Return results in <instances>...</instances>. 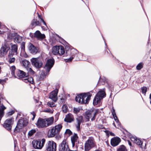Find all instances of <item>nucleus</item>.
<instances>
[{
  "label": "nucleus",
  "instance_id": "obj_21",
  "mask_svg": "<svg viewBox=\"0 0 151 151\" xmlns=\"http://www.w3.org/2000/svg\"><path fill=\"white\" fill-rule=\"evenodd\" d=\"M34 37L38 39H42L45 37L44 34H42L39 30L36 31L34 34Z\"/></svg>",
  "mask_w": 151,
  "mask_h": 151
},
{
  "label": "nucleus",
  "instance_id": "obj_25",
  "mask_svg": "<svg viewBox=\"0 0 151 151\" xmlns=\"http://www.w3.org/2000/svg\"><path fill=\"white\" fill-rule=\"evenodd\" d=\"M94 111L93 110H88L86 112V118L87 119L86 121H88L89 119L92 117V114H93Z\"/></svg>",
  "mask_w": 151,
  "mask_h": 151
},
{
  "label": "nucleus",
  "instance_id": "obj_12",
  "mask_svg": "<svg viewBox=\"0 0 151 151\" xmlns=\"http://www.w3.org/2000/svg\"><path fill=\"white\" fill-rule=\"evenodd\" d=\"M10 49V45L6 43L2 45L0 49V55L2 56L5 55Z\"/></svg>",
  "mask_w": 151,
  "mask_h": 151
},
{
  "label": "nucleus",
  "instance_id": "obj_32",
  "mask_svg": "<svg viewBox=\"0 0 151 151\" xmlns=\"http://www.w3.org/2000/svg\"><path fill=\"white\" fill-rule=\"evenodd\" d=\"M72 132L70 129H67L65 132V134L67 135V136L69 137L72 134Z\"/></svg>",
  "mask_w": 151,
  "mask_h": 151
},
{
  "label": "nucleus",
  "instance_id": "obj_9",
  "mask_svg": "<svg viewBox=\"0 0 151 151\" xmlns=\"http://www.w3.org/2000/svg\"><path fill=\"white\" fill-rule=\"evenodd\" d=\"M14 123V118L12 117L7 119L3 124V127L7 130L11 131L12 125Z\"/></svg>",
  "mask_w": 151,
  "mask_h": 151
},
{
  "label": "nucleus",
  "instance_id": "obj_55",
  "mask_svg": "<svg viewBox=\"0 0 151 151\" xmlns=\"http://www.w3.org/2000/svg\"><path fill=\"white\" fill-rule=\"evenodd\" d=\"M45 27L44 26H42V28L44 30H47V29H48L47 27V24H46V26H45Z\"/></svg>",
  "mask_w": 151,
  "mask_h": 151
},
{
  "label": "nucleus",
  "instance_id": "obj_45",
  "mask_svg": "<svg viewBox=\"0 0 151 151\" xmlns=\"http://www.w3.org/2000/svg\"><path fill=\"white\" fill-rule=\"evenodd\" d=\"M28 68V72L31 74H33L34 73V71L32 69L29 67Z\"/></svg>",
  "mask_w": 151,
  "mask_h": 151
},
{
  "label": "nucleus",
  "instance_id": "obj_16",
  "mask_svg": "<svg viewBox=\"0 0 151 151\" xmlns=\"http://www.w3.org/2000/svg\"><path fill=\"white\" fill-rule=\"evenodd\" d=\"M28 49L29 51L32 54H35L38 52V48L31 43L29 44Z\"/></svg>",
  "mask_w": 151,
  "mask_h": 151
},
{
  "label": "nucleus",
  "instance_id": "obj_60",
  "mask_svg": "<svg viewBox=\"0 0 151 151\" xmlns=\"http://www.w3.org/2000/svg\"><path fill=\"white\" fill-rule=\"evenodd\" d=\"M86 125L87 127H89L91 125V124L90 123H87L86 124Z\"/></svg>",
  "mask_w": 151,
  "mask_h": 151
},
{
  "label": "nucleus",
  "instance_id": "obj_13",
  "mask_svg": "<svg viewBox=\"0 0 151 151\" xmlns=\"http://www.w3.org/2000/svg\"><path fill=\"white\" fill-rule=\"evenodd\" d=\"M45 140L44 139H38L33 142V146L34 148L37 149H41L43 146Z\"/></svg>",
  "mask_w": 151,
  "mask_h": 151
},
{
  "label": "nucleus",
  "instance_id": "obj_22",
  "mask_svg": "<svg viewBox=\"0 0 151 151\" xmlns=\"http://www.w3.org/2000/svg\"><path fill=\"white\" fill-rule=\"evenodd\" d=\"M74 120L73 115L69 113L66 116L64 119L65 122L67 123H70Z\"/></svg>",
  "mask_w": 151,
  "mask_h": 151
},
{
  "label": "nucleus",
  "instance_id": "obj_27",
  "mask_svg": "<svg viewBox=\"0 0 151 151\" xmlns=\"http://www.w3.org/2000/svg\"><path fill=\"white\" fill-rule=\"evenodd\" d=\"M45 120L46 123V127L52 124L54 122V118L53 117L45 119Z\"/></svg>",
  "mask_w": 151,
  "mask_h": 151
},
{
  "label": "nucleus",
  "instance_id": "obj_10",
  "mask_svg": "<svg viewBox=\"0 0 151 151\" xmlns=\"http://www.w3.org/2000/svg\"><path fill=\"white\" fill-rule=\"evenodd\" d=\"M45 147L47 151H56L57 144L53 141H49L46 143Z\"/></svg>",
  "mask_w": 151,
  "mask_h": 151
},
{
  "label": "nucleus",
  "instance_id": "obj_53",
  "mask_svg": "<svg viewBox=\"0 0 151 151\" xmlns=\"http://www.w3.org/2000/svg\"><path fill=\"white\" fill-rule=\"evenodd\" d=\"M16 69L15 67L14 66H12L11 67V69L12 70V72L13 74Z\"/></svg>",
  "mask_w": 151,
  "mask_h": 151
},
{
  "label": "nucleus",
  "instance_id": "obj_37",
  "mask_svg": "<svg viewBox=\"0 0 151 151\" xmlns=\"http://www.w3.org/2000/svg\"><path fill=\"white\" fill-rule=\"evenodd\" d=\"M35 132L36 130L35 129H32L29 131L28 134L29 136H32Z\"/></svg>",
  "mask_w": 151,
  "mask_h": 151
},
{
  "label": "nucleus",
  "instance_id": "obj_35",
  "mask_svg": "<svg viewBox=\"0 0 151 151\" xmlns=\"http://www.w3.org/2000/svg\"><path fill=\"white\" fill-rule=\"evenodd\" d=\"M21 51L22 52H24L25 51V43L24 42H22L21 45Z\"/></svg>",
  "mask_w": 151,
  "mask_h": 151
},
{
  "label": "nucleus",
  "instance_id": "obj_6",
  "mask_svg": "<svg viewBox=\"0 0 151 151\" xmlns=\"http://www.w3.org/2000/svg\"><path fill=\"white\" fill-rule=\"evenodd\" d=\"M95 146V143L94 138L92 137H89L85 143V151H89Z\"/></svg>",
  "mask_w": 151,
  "mask_h": 151
},
{
  "label": "nucleus",
  "instance_id": "obj_23",
  "mask_svg": "<svg viewBox=\"0 0 151 151\" xmlns=\"http://www.w3.org/2000/svg\"><path fill=\"white\" fill-rule=\"evenodd\" d=\"M131 139L132 141H133L135 143L141 147L143 148L142 146L143 142L140 140L134 137H132Z\"/></svg>",
  "mask_w": 151,
  "mask_h": 151
},
{
  "label": "nucleus",
  "instance_id": "obj_31",
  "mask_svg": "<svg viewBox=\"0 0 151 151\" xmlns=\"http://www.w3.org/2000/svg\"><path fill=\"white\" fill-rule=\"evenodd\" d=\"M126 147L124 145L120 146L117 149V151H127Z\"/></svg>",
  "mask_w": 151,
  "mask_h": 151
},
{
  "label": "nucleus",
  "instance_id": "obj_52",
  "mask_svg": "<svg viewBox=\"0 0 151 151\" xmlns=\"http://www.w3.org/2000/svg\"><path fill=\"white\" fill-rule=\"evenodd\" d=\"M111 113L113 116H115V115H116L115 112V110L113 108V110L111 111Z\"/></svg>",
  "mask_w": 151,
  "mask_h": 151
},
{
  "label": "nucleus",
  "instance_id": "obj_46",
  "mask_svg": "<svg viewBox=\"0 0 151 151\" xmlns=\"http://www.w3.org/2000/svg\"><path fill=\"white\" fill-rule=\"evenodd\" d=\"M80 111V109L78 108H74L73 109L74 112L76 114L78 113Z\"/></svg>",
  "mask_w": 151,
  "mask_h": 151
},
{
  "label": "nucleus",
  "instance_id": "obj_57",
  "mask_svg": "<svg viewBox=\"0 0 151 151\" xmlns=\"http://www.w3.org/2000/svg\"><path fill=\"white\" fill-rule=\"evenodd\" d=\"M29 36L30 37H34V34H33L32 33H30Z\"/></svg>",
  "mask_w": 151,
  "mask_h": 151
},
{
  "label": "nucleus",
  "instance_id": "obj_4",
  "mask_svg": "<svg viewBox=\"0 0 151 151\" xmlns=\"http://www.w3.org/2000/svg\"><path fill=\"white\" fill-rule=\"evenodd\" d=\"M31 61L33 66L37 68H40L43 65L44 59L41 57L37 58H33L31 59Z\"/></svg>",
  "mask_w": 151,
  "mask_h": 151
},
{
  "label": "nucleus",
  "instance_id": "obj_54",
  "mask_svg": "<svg viewBox=\"0 0 151 151\" xmlns=\"http://www.w3.org/2000/svg\"><path fill=\"white\" fill-rule=\"evenodd\" d=\"M65 99L63 98H60V103H63L65 102Z\"/></svg>",
  "mask_w": 151,
  "mask_h": 151
},
{
  "label": "nucleus",
  "instance_id": "obj_38",
  "mask_svg": "<svg viewBox=\"0 0 151 151\" xmlns=\"http://www.w3.org/2000/svg\"><path fill=\"white\" fill-rule=\"evenodd\" d=\"M37 14H38V17L39 18V19H40V20L45 25V26H46V23H45V21H44V19H43L42 18V17L40 16V15L38 13H37Z\"/></svg>",
  "mask_w": 151,
  "mask_h": 151
},
{
  "label": "nucleus",
  "instance_id": "obj_2",
  "mask_svg": "<svg viewBox=\"0 0 151 151\" xmlns=\"http://www.w3.org/2000/svg\"><path fill=\"white\" fill-rule=\"evenodd\" d=\"M91 96L90 92L80 94L76 96V101L79 103L87 104Z\"/></svg>",
  "mask_w": 151,
  "mask_h": 151
},
{
  "label": "nucleus",
  "instance_id": "obj_43",
  "mask_svg": "<svg viewBox=\"0 0 151 151\" xmlns=\"http://www.w3.org/2000/svg\"><path fill=\"white\" fill-rule=\"evenodd\" d=\"M100 78H101V77H100L99 80V81L98 83H97V85H104L105 83L104 82L105 81V80L104 81L103 80H102V81L103 82H101L100 83V82H101V80H100Z\"/></svg>",
  "mask_w": 151,
  "mask_h": 151
},
{
  "label": "nucleus",
  "instance_id": "obj_28",
  "mask_svg": "<svg viewBox=\"0 0 151 151\" xmlns=\"http://www.w3.org/2000/svg\"><path fill=\"white\" fill-rule=\"evenodd\" d=\"M41 24V23L40 22L37 21V19H34L31 22V25L32 27H31V28L32 29H33L35 26H40Z\"/></svg>",
  "mask_w": 151,
  "mask_h": 151
},
{
  "label": "nucleus",
  "instance_id": "obj_20",
  "mask_svg": "<svg viewBox=\"0 0 151 151\" xmlns=\"http://www.w3.org/2000/svg\"><path fill=\"white\" fill-rule=\"evenodd\" d=\"M121 142V139L119 137H114L111 139V144L112 146L115 147L119 145Z\"/></svg>",
  "mask_w": 151,
  "mask_h": 151
},
{
  "label": "nucleus",
  "instance_id": "obj_17",
  "mask_svg": "<svg viewBox=\"0 0 151 151\" xmlns=\"http://www.w3.org/2000/svg\"><path fill=\"white\" fill-rule=\"evenodd\" d=\"M58 92V89H56L50 93L49 96V98L55 102H56L57 100Z\"/></svg>",
  "mask_w": 151,
  "mask_h": 151
},
{
  "label": "nucleus",
  "instance_id": "obj_3",
  "mask_svg": "<svg viewBox=\"0 0 151 151\" xmlns=\"http://www.w3.org/2000/svg\"><path fill=\"white\" fill-rule=\"evenodd\" d=\"M65 49L67 55H70L71 56L69 58L66 59L65 61L66 62H70L72 60L75 55L76 54L77 52V50L74 49H71L68 45H66Z\"/></svg>",
  "mask_w": 151,
  "mask_h": 151
},
{
  "label": "nucleus",
  "instance_id": "obj_15",
  "mask_svg": "<svg viewBox=\"0 0 151 151\" xmlns=\"http://www.w3.org/2000/svg\"><path fill=\"white\" fill-rule=\"evenodd\" d=\"M9 44L10 45H12L9 54V57L11 58L13 55L17 54L18 46L17 44L12 45V43H10Z\"/></svg>",
  "mask_w": 151,
  "mask_h": 151
},
{
  "label": "nucleus",
  "instance_id": "obj_49",
  "mask_svg": "<svg viewBox=\"0 0 151 151\" xmlns=\"http://www.w3.org/2000/svg\"><path fill=\"white\" fill-rule=\"evenodd\" d=\"M45 111L47 112L52 113L53 112V110L52 109H46L45 110Z\"/></svg>",
  "mask_w": 151,
  "mask_h": 151
},
{
  "label": "nucleus",
  "instance_id": "obj_30",
  "mask_svg": "<svg viewBox=\"0 0 151 151\" xmlns=\"http://www.w3.org/2000/svg\"><path fill=\"white\" fill-rule=\"evenodd\" d=\"M22 40V38L19 35H16L14 38V41L15 42L19 43Z\"/></svg>",
  "mask_w": 151,
  "mask_h": 151
},
{
  "label": "nucleus",
  "instance_id": "obj_11",
  "mask_svg": "<svg viewBox=\"0 0 151 151\" xmlns=\"http://www.w3.org/2000/svg\"><path fill=\"white\" fill-rule=\"evenodd\" d=\"M52 52L54 55L58 54L61 55H63L65 51L63 46H56L53 47Z\"/></svg>",
  "mask_w": 151,
  "mask_h": 151
},
{
  "label": "nucleus",
  "instance_id": "obj_62",
  "mask_svg": "<svg viewBox=\"0 0 151 151\" xmlns=\"http://www.w3.org/2000/svg\"><path fill=\"white\" fill-rule=\"evenodd\" d=\"M31 114H32L33 116V115H36V114L34 111H32V112H31Z\"/></svg>",
  "mask_w": 151,
  "mask_h": 151
},
{
  "label": "nucleus",
  "instance_id": "obj_51",
  "mask_svg": "<svg viewBox=\"0 0 151 151\" xmlns=\"http://www.w3.org/2000/svg\"><path fill=\"white\" fill-rule=\"evenodd\" d=\"M14 113V111H9L7 113V116H9L11 115H12Z\"/></svg>",
  "mask_w": 151,
  "mask_h": 151
},
{
  "label": "nucleus",
  "instance_id": "obj_63",
  "mask_svg": "<svg viewBox=\"0 0 151 151\" xmlns=\"http://www.w3.org/2000/svg\"><path fill=\"white\" fill-rule=\"evenodd\" d=\"M103 39L104 40V43H105V45L106 46V47H107V44L105 42V39L103 37Z\"/></svg>",
  "mask_w": 151,
  "mask_h": 151
},
{
  "label": "nucleus",
  "instance_id": "obj_5",
  "mask_svg": "<svg viewBox=\"0 0 151 151\" xmlns=\"http://www.w3.org/2000/svg\"><path fill=\"white\" fill-rule=\"evenodd\" d=\"M62 128L61 124H58L53 127L49 130L48 133V136L49 137H54L56 134H59Z\"/></svg>",
  "mask_w": 151,
  "mask_h": 151
},
{
  "label": "nucleus",
  "instance_id": "obj_1",
  "mask_svg": "<svg viewBox=\"0 0 151 151\" xmlns=\"http://www.w3.org/2000/svg\"><path fill=\"white\" fill-rule=\"evenodd\" d=\"M55 60L53 58L48 59L47 61L46 64L44 67V70L41 72L39 77V80H43L45 76L49 74V72L53 66Z\"/></svg>",
  "mask_w": 151,
  "mask_h": 151
},
{
  "label": "nucleus",
  "instance_id": "obj_19",
  "mask_svg": "<svg viewBox=\"0 0 151 151\" xmlns=\"http://www.w3.org/2000/svg\"><path fill=\"white\" fill-rule=\"evenodd\" d=\"M36 125L38 128L46 127V123L44 119L39 118L37 120Z\"/></svg>",
  "mask_w": 151,
  "mask_h": 151
},
{
  "label": "nucleus",
  "instance_id": "obj_36",
  "mask_svg": "<svg viewBox=\"0 0 151 151\" xmlns=\"http://www.w3.org/2000/svg\"><path fill=\"white\" fill-rule=\"evenodd\" d=\"M47 105L50 107H53L55 106V104L52 102L49 101L47 103Z\"/></svg>",
  "mask_w": 151,
  "mask_h": 151
},
{
  "label": "nucleus",
  "instance_id": "obj_34",
  "mask_svg": "<svg viewBox=\"0 0 151 151\" xmlns=\"http://www.w3.org/2000/svg\"><path fill=\"white\" fill-rule=\"evenodd\" d=\"M98 111L97 110H96L95 111H93V114H92V118L91 119V121H94L96 118V115L98 114Z\"/></svg>",
  "mask_w": 151,
  "mask_h": 151
},
{
  "label": "nucleus",
  "instance_id": "obj_40",
  "mask_svg": "<svg viewBox=\"0 0 151 151\" xmlns=\"http://www.w3.org/2000/svg\"><path fill=\"white\" fill-rule=\"evenodd\" d=\"M108 87L109 89L111 91V92H112L114 90V87L111 84H108Z\"/></svg>",
  "mask_w": 151,
  "mask_h": 151
},
{
  "label": "nucleus",
  "instance_id": "obj_8",
  "mask_svg": "<svg viewBox=\"0 0 151 151\" xmlns=\"http://www.w3.org/2000/svg\"><path fill=\"white\" fill-rule=\"evenodd\" d=\"M106 94L105 92L103 90L99 91L96 94L93 99V104L94 105H97L105 96Z\"/></svg>",
  "mask_w": 151,
  "mask_h": 151
},
{
  "label": "nucleus",
  "instance_id": "obj_33",
  "mask_svg": "<svg viewBox=\"0 0 151 151\" xmlns=\"http://www.w3.org/2000/svg\"><path fill=\"white\" fill-rule=\"evenodd\" d=\"M143 63L142 62H141L139 63L136 66V69L137 70H140L143 68Z\"/></svg>",
  "mask_w": 151,
  "mask_h": 151
},
{
  "label": "nucleus",
  "instance_id": "obj_26",
  "mask_svg": "<svg viewBox=\"0 0 151 151\" xmlns=\"http://www.w3.org/2000/svg\"><path fill=\"white\" fill-rule=\"evenodd\" d=\"M76 120L77 123V125L76 126V128L77 130L79 131L80 129L81 123L83 120V117L82 116H78L76 118Z\"/></svg>",
  "mask_w": 151,
  "mask_h": 151
},
{
  "label": "nucleus",
  "instance_id": "obj_14",
  "mask_svg": "<svg viewBox=\"0 0 151 151\" xmlns=\"http://www.w3.org/2000/svg\"><path fill=\"white\" fill-rule=\"evenodd\" d=\"M59 151H69L70 149L66 139H64L59 145Z\"/></svg>",
  "mask_w": 151,
  "mask_h": 151
},
{
  "label": "nucleus",
  "instance_id": "obj_56",
  "mask_svg": "<svg viewBox=\"0 0 151 151\" xmlns=\"http://www.w3.org/2000/svg\"><path fill=\"white\" fill-rule=\"evenodd\" d=\"M61 40H62V42H63H63L62 43L63 44H64V43H65V44H66V43H67V44H68V45H69L68 44V43H67V42H66L65 41V40H64L63 39H62V38H61Z\"/></svg>",
  "mask_w": 151,
  "mask_h": 151
},
{
  "label": "nucleus",
  "instance_id": "obj_39",
  "mask_svg": "<svg viewBox=\"0 0 151 151\" xmlns=\"http://www.w3.org/2000/svg\"><path fill=\"white\" fill-rule=\"evenodd\" d=\"M63 111L64 113H66L67 111V107L65 105H64L62 106Z\"/></svg>",
  "mask_w": 151,
  "mask_h": 151
},
{
  "label": "nucleus",
  "instance_id": "obj_47",
  "mask_svg": "<svg viewBox=\"0 0 151 151\" xmlns=\"http://www.w3.org/2000/svg\"><path fill=\"white\" fill-rule=\"evenodd\" d=\"M106 132L107 135H110L112 136H115V135L114 134L111 132L108 131H106Z\"/></svg>",
  "mask_w": 151,
  "mask_h": 151
},
{
  "label": "nucleus",
  "instance_id": "obj_61",
  "mask_svg": "<svg viewBox=\"0 0 151 151\" xmlns=\"http://www.w3.org/2000/svg\"><path fill=\"white\" fill-rule=\"evenodd\" d=\"M35 101L36 103H37L39 101V100L38 99H35Z\"/></svg>",
  "mask_w": 151,
  "mask_h": 151
},
{
  "label": "nucleus",
  "instance_id": "obj_50",
  "mask_svg": "<svg viewBox=\"0 0 151 151\" xmlns=\"http://www.w3.org/2000/svg\"><path fill=\"white\" fill-rule=\"evenodd\" d=\"M15 58H10L9 59V62L10 63H12L14 62Z\"/></svg>",
  "mask_w": 151,
  "mask_h": 151
},
{
  "label": "nucleus",
  "instance_id": "obj_44",
  "mask_svg": "<svg viewBox=\"0 0 151 151\" xmlns=\"http://www.w3.org/2000/svg\"><path fill=\"white\" fill-rule=\"evenodd\" d=\"M7 79H8L7 78H5L4 79H0V84L3 85L6 83V81L7 80Z\"/></svg>",
  "mask_w": 151,
  "mask_h": 151
},
{
  "label": "nucleus",
  "instance_id": "obj_58",
  "mask_svg": "<svg viewBox=\"0 0 151 151\" xmlns=\"http://www.w3.org/2000/svg\"><path fill=\"white\" fill-rule=\"evenodd\" d=\"M24 81L26 83H27L29 82L27 78H26L24 79Z\"/></svg>",
  "mask_w": 151,
  "mask_h": 151
},
{
  "label": "nucleus",
  "instance_id": "obj_59",
  "mask_svg": "<svg viewBox=\"0 0 151 151\" xmlns=\"http://www.w3.org/2000/svg\"><path fill=\"white\" fill-rule=\"evenodd\" d=\"M128 142L129 145L130 146H131L132 145V143H131V142L129 140H128Z\"/></svg>",
  "mask_w": 151,
  "mask_h": 151
},
{
  "label": "nucleus",
  "instance_id": "obj_18",
  "mask_svg": "<svg viewBox=\"0 0 151 151\" xmlns=\"http://www.w3.org/2000/svg\"><path fill=\"white\" fill-rule=\"evenodd\" d=\"M78 139V137L77 134L74 133V134L71 137V140L73 147L75 146L77 147V144L79 142Z\"/></svg>",
  "mask_w": 151,
  "mask_h": 151
},
{
  "label": "nucleus",
  "instance_id": "obj_48",
  "mask_svg": "<svg viewBox=\"0 0 151 151\" xmlns=\"http://www.w3.org/2000/svg\"><path fill=\"white\" fill-rule=\"evenodd\" d=\"M141 90L142 93L145 94L147 92V88L145 87H143L141 88Z\"/></svg>",
  "mask_w": 151,
  "mask_h": 151
},
{
  "label": "nucleus",
  "instance_id": "obj_29",
  "mask_svg": "<svg viewBox=\"0 0 151 151\" xmlns=\"http://www.w3.org/2000/svg\"><path fill=\"white\" fill-rule=\"evenodd\" d=\"M22 64L24 67L27 68L29 67L30 63L28 61L25 59L22 61Z\"/></svg>",
  "mask_w": 151,
  "mask_h": 151
},
{
  "label": "nucleus",
  "instance_id": "obj_41",
  "mask_svg": "<svg viewBox=\"0 0 151 151\" xmlns=\"http://www.w3.org/2000/svg\"><path fill=\"white\" fill-rule=\"evenodd\" d=\"M113 117H114V120L116 121V123H118V125H121L120 123L119 122V119H118L116 115H115V116H113Z\"/></svg>",
  "mask_w": 151,
  "mask_h": 151
},
{
  "label": "nucleus",
  "instance_id": "obj_42",
  "mask_svg": "<svg viewBox=\"0 0 151 151\" xmlns=\"http://www.w3.org/2000/svg\"><path fill=\"white\" fill-rule=\"evenodd\" d=\"M29 82L30 83L33 84L34 82L33 78L32 77H30L27 78Z\"/></svg>",
  "mask_w": 151,
  "mask_h": 151
},
{
  "label": "nucleus",
  "instance_id": "obj_7",
  "mask_svg": "<svg viewBox=\"0 0 151 151\" xmlns=\"http://www.w3.org/2000/svg\"><path fill=\"white\" fill-rule=\"evenodd\" d=\"M28 123V120L26 119L23 118L19 119L17 123V125L14 129V132H17L19 131V130L22 127L26 126Z\"/></svg>",
  "mask_w": 151,
  "mask_h": 151
},
{
  "label": "nucleus",
  "instance_id": "obj_64",
  "mask_svg": "<svg viewBox=\"0 0 151 151\" xmlns=\"http://www.w3.org/2000/svg\"><path fill=\"white\" fill-rule=\"evenodd\" d=\"M35 115H33V117H32V120H34L35 117Z\"/></svg>",
  "mask_w": 151,
  "mask_h": 151
},
{
  "label": "nucleus",
  "instance_id": "obj_24",
  "mask_svg": "<svg viewBox=\"0 0 151 151\" xmlns=\"http://www.w3.org/2000/svg\"><path fill=\"white\" fill-rule=\"evenodd\" d=\"M17 78H25L27 77L28 76V75L23 71L19 70L17 72Z\"/></svg>",
  "mask_w": 151,
  "mask_h": 151
}]
</instances>
